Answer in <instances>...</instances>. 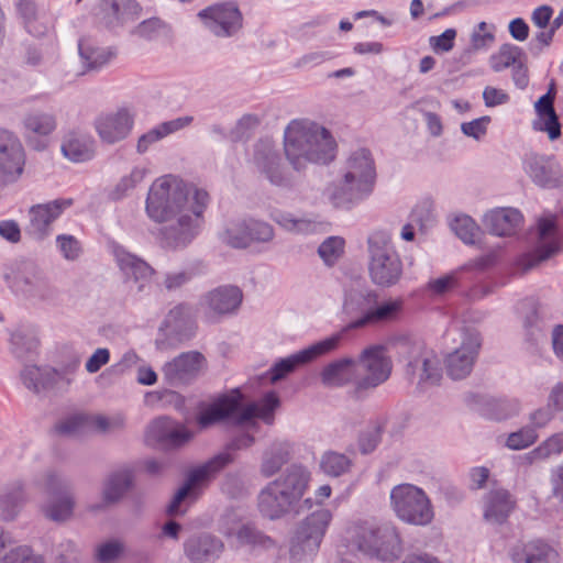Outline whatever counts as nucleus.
Listing matches in <instances>:
<instances>
[{
	"instance_id": "46",
	"label": "nucleus",
	"mask_w": 563,
	"mask_h": 563,
	"mask_svg": "<svg viewBox=\"0 0 563 563\" xmlns=\"http://www.w3.org/2000/svg\"><path fill=\"white\" fill-rule=\"evenodd\" d=\"M23 501L24 494L20 483H15L8 487L0 496V514L2 519H14Z\"/></svg>"
},
{
	"instance_id": "48",
	"label": "nucleus",
	"mask_w": 563,
	"mask_h": 563,
	"mask_svg": "<svg viewBox=\"0 0 563 563\" xmlns=\"http://www.w3.org/2000/svg\"><path fill=\"white\" fill-rule=\"evenodd\" d=\"M247 218L234 219L227 223L220 233V239L227 245L234 249H246Z\"/></svg>"
},
{
	"instance_id": "40",
	"label": "nucleus",
	"mask_w": 563,
	"mask_h": 563,
	"mask_svg": "<svg viewBox=\"0 0 563 563\" xmlns=\"http://www.w3.org/2000/svg\"><path fill=\"white\" fill-rule=\"evenodd\" d=\"M195 312L190 305L179 303L166 314L163 327L176 335H189L194 330Z\"/></svg>"
},
{
	"instance_id": "58",
	"label": "nucleus",
	"mask_w": 563,
	"mask_h": 563,
	"mask_svg": "<svg viewBox=\"0 0 563 563\" xmlns=\"http://www.w3.org/2000/svg\"><path fill=\"white\" fill-rule=\"evenodd\" d=\"M56 246L62 256L67 261H76L82 253L79 240L71 234H59L56 236Z\"/></svg>"
},
{
	"instance_id": "19",
	"label": "nucleus",
	"mask_w": 563,
	"mask_h": 563,
	"mask_svg": "<svg viewBox=\"0 0 563 563\" xmlns=\"http://www.w3.org/2000/svg\"><path fill=\"white\" fill-rule=\"evenodd\" d=\"M241 401L242 394L239 389H233L230 394L218 396L200 410L197 417L199 427L206 429L225 420H232L238 424Z\"/></svg>"
},
{
	"instance_id": "20",
	"label": "nucleus",
	"mask_w": 563,
	"mask_h": 563,
	"mask_svg": "<svg viewBox=\"0 0 563 563\" xmlns=\"http://www.w3.org/2000/svg\"><path fill=\"white\" fill-rule=\"evenodd\" d=\"M254 164L258 172L274 186L287 187L290 177L282 164V158L274 144L268 140H262L254 146Z\"/></svg>"
},
{
	"instance_id": "34",
	"label": "nucleus",
	"mask_w": 563,
	"mask_h": 563,
	"mask_svg": "<svg viewBox=\"0 0 563 563\" xmlns=\"http://www.w3.org/2000/svg\"><path fill=\"white\" fill-rule=\"evenodd\" d=\"M78 52L82 66L89 71L102 69L117 56L113 47L100 46L88 37L79 40Z\"/></svg>"
},
{
	"instance_id": "25",
	"label": "nucleus",
	"mask_w": 563,
	"mask_h": 563,
	"mask_svg": "<svg viewBox=\"0 0 563 563\" xmlns=\"http://www.w3.org/2000/svg\"><path fill=\"white\" fill-rule=\"evenodd\" d=\"M523 168L533 184L553 189L563 186L561 166L552 156L531 155L525 159Z\"/></svg>"
},
{
	"instance_id": "55",
	"label": "nucleus",
	"mask_w": 563,
	"mask_h": 563,
	"mask_svg": "<svg viewBox=\"0 0 563 563\" xmlns=\"http://www.w3.org/2000/svg\"><path fill=\"white\" fill-rule=\"evenodd\" d=\"M246 232L247 247L254 243H269L275 238V230L269 223L254 218H247Z\"/></svg>"
},
{
	"instance_id": "21",
	"label": "nucleus",
	"mask_w": 563,
	"mask_h": 563,
	"mask_svg": "<svg viewBox=\"0 0 563 563\" xmlns=\"http://www.w3.org/2000/svg\"><path fill=\"white\" fill-rule=\"evenodd\" d=\"M407 347V373L418 378L419 384L435 385L441 379V369L437 356L423 343L417 342Z\"/></svg>"
},
{
	"instance_id": "44",
	"label": "nucleus",
	"mask_w": 563,
	"mask_h": 563,
	"mask_svg": "<svg viewBox=\"0 0 563 563\" xmlns=\"http://www.w3.org/2000/svg\"><path fill=\"white\" fill-rule=\"evenodd\" d=\"M236 539L241 545L254 550L268 551L276 547V541L252 523L241 526L236 531Z\"/></svg>"
},
{
	"instance_id": "28",
	"label": "nucleus",
	"mask_w": 563,
	"mask_h": 563,
	"mask_svg": "<svg viewBox=\"0 0 563 563\" xmlns=\"http://www.w3.org/2000/svg\"><path fill=\"white\" fill-rule=\"evenodd\" d=\"M117 263L125 276L128 282H133L136 285V291L143 292L150 284L154 274V269L144 260L125 251L122 247H117L114 251Z\"/></svg>"
},
{
	"instance_id": "14",
	"label": "nucleus",
	"mask_w": 563,
	"mask_h": 563,
	"mask_svg": "<svg viewBox=\"0 0 563 563\" xmlns=\"http://www.w3.org/2000/svg\"><path fill=\"white\" fill-rule=\"evenodd\" d=\"M341 342L342 333H334L285 358L276 361L268 372L271 382L277 383L295 372L297 367L335 351Z\"/></svg>"
},
{
	"instance_id": "63",
	"label": "nucleus",
	"mask_w": 563,
	"mask_h": 563,
	"mask_svg": "<svg viewBox=\"0 0 563 563\" xmlns=\"http://www.w3.org/2000/svg\"><path fill=\"white\" fill-rule=\"evenodd\" d=\"M490 120V117L484 115L470 122H463L461 124V131L468 137L481 140L487 133V126Z\"/></svg>"
},
{
	"instance_id": "11",
	"label": "nucleus",
	"mask_w": 563,
	"mask_h": 563,
	"mask_svg": "<svg viewBox=\"0 0 563 563\" xmlns=\"http://www.w3.org/2000/svg\"><path fill=\"white\" fill-rule=\"evenodd\" d=\"M356 361V376L354 378V396L363 398L372 390L385 383L391 374V360L383 345H371L362 351Z\"/></svg>"
},
{
	"instance_id": "26",
	"label": "nucleus",
	"mask_w": 563,
	"mask_h": 563,
	"mask_svg": "<svg viewBox=\"0 0 563 563\" xmlns=\"http://www.w3.org/2000/svg\"><path fill=\"white\" fill-rule=\"evenodd\" d=\"M191 437L192 433L190 431L168 417L154 419L146 429L148 442L167 448H179L187 443Z\"/></svg>"
},
{
	"instance_id": "64",
	"label": "nucleus",
	"mask_w": 563,
	"mask_h": 563,
	"mask_svg": "<svg viewBox=\"0 0 563 563\" xmlns=\"http://www.w3.org/2000/svg\"><path fill=\"white\" fill-rule=\"evenodd\" d=\"M538 448L545 461L551 456L560 455L563 452V432H556L547 438L538 445Z\"/></svg>"
},
{
	"instance_id": "17",
	"label": "nucleus",
	"mask_w": 563,
	"mask_h": 563,
	"mask_svg": "<svg viewBox=\"0 0 563 563\" xmlns=\"http://www.w3.org/2000/svg\"><path fill=\"white\" fill-rule=\"evenodd\" d=\"M25 151L19 136L0 128V177L7 183H16L25 166Z\"/></svg>"
},
{
	"instance_id": "35",
	"label": "nucleus",
	"mask_w": 563,
	"mask_h": 563,
	"mask_svg": "<svg viewBox=\"0 0 563 563\" xmlns=\"http://www.w3.org/2000/svg\"><path fill=\"white\" fill-rule=\"evenodd\" d=\"M290 459L291 444L288 441L276 440L272 442L262 454L261 475L265 478L276 475Z\"/></svg>"
},
{
	"instance_id": "9",
	"label": "nucleus",
	"mask_w": 563,
	"mask_h": 563,
	"mask_svg": "<svg viewBox=\"0 0 563 563\" xmlns=\"http://www.w3.org/2000/svg\"><path fill=\"white\" fill-rule=\"evenodd\" d=\"M332 512L320 508L303 518L296 527L289 542L291 563H307L318 554L332 521Z\"/></svg>"
},
{
	"instance_id": "37",
	"label": "nucleus",
	"mask_w": 563,
	"mask_h": 563,
	"mask_svg": "<svg viewBox=\"0 0 563 563\" xmlns=\"http://www.w3.org/2000/svg\"><path fill=\"white\" fill-rule=\"evenodd\" d=\"M192 121V117L186 115L157 124L156 126H154L153 129H151L150 131H147L139 137L136 143V152L139 154L146 153L152 145L159 142L169 134H173L188 126L189 124H191Z\"/></svg>"
},
{
	"instance_id": "59",
	"label": "nucleus",
	"mask_w": 563,
	"mask_h": 563,
	"mask_svg": "<svg viewBox=\"0 0 563 563\" xmlns=\"http://www.w3.org/2000/svg\"><path fill=\"white\" fill-rule=\"evenodd\" d=\"M91 423L101 432H112L125 427V417L120 412L109 417L98 415L91 418Z\"/></svg>"
},
{
	"instance_id": "22",
	"label": "nucleus",
	"mask_w": 563,
	"mask_h": 563,
	"mask_svg": "<svg viewBox=\"0 0 563 563\" xmlns=\"http://www.w3.org/2000/svg\"><path fill=\"white\" fill-rule=\"evenodd\" d=\"M71 205V199L60 198L47 203L32 206L29 211L27 233L35 240H44L52 233L53 222Z\"/></svg>"
},
{
	"instance_id": "24",
	"label": "nucleus",
	"mask_w": 563,
	"mask_h": 563,
	"mask_svg": "<svg viewBox=\"0 0 563 563\" xmlns=\"http://www.w3.org/2000/svg\"><path fill=\"white\" fill-rule=\"evenodd\" d=\"M134 118L126 109L102 113L95 120V130L103 143L114 144L123 141L131 133Z\"/></svg>"
},
{
	"instance_id": "62",
	"label": "nucleus",
	"mask_w": 563,
	"mask_h": 563,
	"mask_svg": "<svg viewBox=\"0 0 563 563\" xmlns=\"http://www.w3.org/2000/svg\"><path fill=\"white\" fill-rule=\"evenodd\" d=\"M87 422V418L81 415L70 416L55 426V431L62 435L79 434Z\"/></svg>"
},
{
	"instance_id": "18",
	"label": "nucleus",
	"mask_w": 563,
	"mask_h": 563,
	"mask_svg": "<svg viewBox=\"0 0 563 563\" xmlns=\"http://www.w3.org/2000/svg\"><path fill=\"white\" fill-rule=\"evenodd\" d=\"M561 238L555 217L538 221V240L532 252L522 257L523 269L528 271L561 252Z\"/></svg>"
},
{
	"instance_id": "15",
	"label": "nucleus",
	"mask_w": 563,
	"mask_h": 563,
	"mask_svg": "<svg viewBox=\"0 0 563 563\" xmlns=\"http://www.w3.org/2000/svg\"><path fill=\"white\" fill-rule=\"evenodd\" d=\"M44 487L48 494V500L43 506L45 516L53 521H65L70 518L75 507L70 482L55 471H48Z\"/></svg>"
},
{
	"instance_id": "10",
	"label": "nucleus",
	"mask_w": 563,
	"mask_h": 563,
	"mask_svg": "<svg viewBox=\"0 0 563 563\" xmlns=\"http://www.w3.org/2000/svg\"><path fill=\"white\" fill-rule=\"evenodd\" d=\"M390 504L397 518L412 526H428L434 518L430 498L412 484H399L390 492Z\"/></svg>"
},
{
	"instance_id": "33",
	"label": "nucleus",
	"mask_w": 563,
	"mask_h": 563,
	"mask_svg": "<svg viewBox=\"0 0 563 563\" xmlns=\"http://www.w3.org/2000/svg\"><path fill=\"white\" fill-rule=\"evenodd\" d=\"M515 563H559V552L541 540L518 543L510 550Z\"/></svg>"
},
{
	"instance_id": "52",
	"label": "nucleus",
	"mask_w": 563,
	"mask_h": 563,
	"mask_svg": "<svg viewBox=\"0 0 563 563\" xmlns=\"http://www.w3.org/2000/svg\"><path fill=\"white\" fill-rule=\"evenodd\" d=\"M451 230L465 244H475L481 235L476 222L466 214L456 216L450 223Z\"/></svg>"
},
{
	"instance_id": "38",
	"label": "nucleus",
	"mask_w": 563,
	"mask_h": 563,
	"mask_svg": "<svg viewBox=\"0 0 563 563\" xmlns=\"http://www.w3.org/2000/svg\"><path fill=\"white\" fill-rule=\"evenodd\" d=\"M269 217L282 229L292 234L309 235L316 233L319 229V223L306 214H295L289 211L274 209Z\"/></svg>"
},
{
	"instance_id": "51",
	"label": "nucleus",
	"mask_w": 563,
	"mask_h": 563,
	"mask_svg": "<svg viewBox=\"0 0 563 563\" xmlns=\"http://www.w3.org/2000/svg\"><path fill=\"white\" fill-rule=\"evenodd\" d=\"M21 379L26 388L40 393L52 384L53 374L47 368L27 365L21 372Z\"/></svg>"
},
{
	"instance_id": "30",
	"label": "nucleus",
	"mask_w": 563,
	"mask_h": 563,
	"mask_svg": "<svg viewBox=\"0 0 563 563\" xmlns=\"http://www.w3.org/2000/svg\"><path fill=\"white\" fill-rule=\"evenodd\" d=\"M243 294L238 286L224 285L208 291L201 299V306L217 316L235 312L242 303Z\"/></svg>"
},
{
	"instance_id": "42",
	"label": "nucleus",
	"mask_w": 563,
	"mask_h": 563,
	"mask_svg": "<svg viewBox=\"0 0 563 563\" xmlns=\"http://www.w3.org/2000/svg\"><path fill=\"white\" fill-rule=\"evenodd\" d=\"M134 479L133 471L124 467L113 472L107 479L103 487V500L107 504L119 501L132 487Z\"/></svg>"
},
{
	"instance_id": "6",
	"label": "nucleus",
	"mask_w": 563,
	"mask_h": 563,
	"mask_svg": "<svg viewBox=\"0 0 563 563\" xmlns=\"http://www.w3.org/2000/svg\"><path fill=\"white\" fill-rule=\"evenodd\" d=\"M400 300L378 301V294L364 279L353 280L344 290L343 310L350 317H355L340 331L342 338L349 330L364 328L394 319L401 310Z\"/></svg>"
},
{
	"instance_id": "3",
	"label": "nucleus",
	"mask_w": 563,
	"mask_h": 563,
	"mask_svg": "<svg viewBox=\"0 0 563 563\" xmlns=\"http://www.w3.org/2000/svg\"><path fill=\"white\" fill-rule=\"evenodd\" d=\"M285 155L296 170L307 164H329L335 157L336 144L323 126L307 119H295L284 132Z\"/></svg>"
},
{
	"instance_id": "13",
	"label": "nucleus",
	"mask_w": 563,
	"mask_h": 563,
	"mask_svg": "<svg viewBox=\"0 0 563 563\" xmlns=\"http://www.w3.org/2000/svg\"><path fill=\"white\" fill-rule=\"evenodd\" d=\"M197 16L205 29L219 38L234 37L243 29V14L234 1L208 5Z\"/></svg>"
},
{
	"instance_id": "23",
	"label": "nucleus",
	"mask_w": 563,
	"mask_h": 563,
	"mask_svg": "<svg viewBox=\"0 0 563 563\" xmlns=\"http://www.w3.org/2000/svg\"><path fill=\"white\" fill-rule=\"evenodd\" d=\"M57 129L56 115L52 112L35 109L26 112L22 119V131L25 140L37 151L46 147V139Z\"/></svg>"
},
{
	"instance_id": "39",
	"label": "nucleus",
	"mask_w": 563,
	"mask_h": 563,
	"mask_svg": "<svg viewBox=\"0 0 563 563\" xmlns=\"http://www.w3.org/2000/svg\"><path fill=\"white\" fill-rule=\"evenodd\" d=\"M356 361L343 357L329 363L321 372V382L329 387H341L354 382L356 376Z\"/></svg>"
},
{
	"instance_id": "27",
	"label": "nucleus",
	"mask_w": 563,
	"mask_h": 563,
	"mask_svg": "<svg viewBox=\"0 0 563 563\" xmlns=\"http://www.w3.org/2000/svg\"><path fill=\"white\" fill-rule=\"evenodd\" d=\"M223 550V542L209 533L191 536L184 542L185 556L191 563H213Z\"/></svg>"
},
{
	"instance_id": "5",
	"label": "nucleus",
	"mask_w": 563,
	"mask_h": 563,
	"mask_svg": "<svg viewBox=\"0 0 563 563\" xmlns=\"http://www.w3.org/2000/svg\"><path fill=\"white\" fill-rule=\"evenodd\" d=\"M376 180L375 163L368 150L353 152L342 168V177L327 189L331 203L336 208H350L367 198Z\"/></svg>"
},
{
	"instance_id": "41",
	"label": "nucleus",
	"mask_w": 563,
	"mask_h": 563,
	"mask_svg": "<svg viewBox=\"0 0 563 563\" xmlns=\"http://www.w3.org/2000/svg\"><path fill=\"white\" fill-rule=\"evenodd\" d=\"M279 405V399L274 393L266 394L258 404H250L246 407L241 406V412L238 416V424H242L257 417L266 423L274 420V411Z\"/></svg>"
},
{
	"instance_id": "2",
	"label": "nucleus",
	"mask_w": 563,
	"mask_h": 563,
	"mask_svg": "<svg viewBox=\"0 0 563 563\" xmlns=\"http://www.w3.org/2000/svg\"><path fill=\"white\" fill-rule=\"evenodd\" d=\"M340 547L346 555L389 563L397 561L404 551L402 540L395 525L362 518L346 525Z\"/></svg>"
},
{
	"instance_id": "49",
	"label": "nucleus",
	"mask_w": 563,
	"mask_h": 563,
	"mask_svg": "<svg viewBox=\"0 0 563 563\" xmlns=\"http://www.w3.org/2000/svg\"><path fill=\"white\" fill-rule=\"evenodd\" d=\"M352 466V460L335 451H327L320 459L321 471L331 477H339L347 473Z\"/></svg>"
},
{
	"instance_id": "57",
	"label": "nucleus",
	"mask_w": 563,
	"mask_h": 563,
	"mask_svg": "<svg viewBox=\"0 0 563 563\" xmlns=\"http://www.w3.org/2000/svg\"><path fill=\"white\" fill-rule=\"evenodd\" d=\"M431 219V213L428 209L416 207L410 213L409 223L405 224L401 229L400 236L406 241L415 239V227L423 230Z\"/></svg>"
},
{
	"instance_id": "50",
	"label": "nucleus",
	"mask_w": 563,
	"mask_h": 563,
	"mask_svg": "<svg viewBox=\"0 0 563 563\" xmlns=\"http://www.w3.org/2000/svg\"><path fill=\"white\" fill-rule=\"evenodd\" d=\"M147 175V169L143 166H135L129 175L120 178L114 188L110 191L109 197L112 200H120L128 196L139 184H141Z\"/></svg>"
},
{
	"instance_id": "7",
	"label": "nucleus",
	"mask_w": 563,
	"mask_h": 563,
	"mask_svg": "<svg viewBox=\"0 0 563 563\" xmlns=\"http://www.w3.org/2000/svg\"><path fill=\"white\" fill-rule=\"evenodd\" d=\"M255 443L254 435L243 433L236 435L227 445V451L220 452L205 464L189 472L185 484L177 490L173 500L167 507V514L173 516L178 512L180 504L196 489L198 486L213 478L227 465L233 462L234 457L229 451H239L252 446Z\"/></svg>"
},
{
	"instance_id": "54",
	"label": "nucleus",
	"mask_w": 563,
	"mask_h": 563,
	"mask_svg": "<svg viewBox=\"0 0 563 563\" xmlns=\"http://www.w3.org/2000/svg\"><path fill=\"white\" fill-rule=\"evenodd\" d=\"M15 279L24 287L23 290L30 294L40 291L46 286L44 274L33 263H25Z\"/></svg>"
},
{
	"instance_id": "29",
	"label": "nucleus",
	"mask_w": 563,
	"mask_h": 563,
	"mask_svg": "<svg viewBox=\"0 0 563 563\" xmlns=\"http://www.w3.org/2000/svg\"><path fill=\"white\" fill-rule=\"evenodd\" d=\"M522 221L521 212L511 207L492 209L483 217L485 229L496 236L514 235L521 227Z\"/></svg>"
},
{
	"instance_id": "47",
	"label": "nucleus",
	"mask_w": 563,
	"mask_h": 563,
	"mask_svg": "<svg viewBox=\"0 0 563 563\" xmlns=\"http://www.w3.org/2000/svg\"><path fill=\"white\" fill-rule=\"evenodd\" d=\"M132 34L146 41H156L161 37H169L172 26L164 20L153 16L139 23Z\"/></svg>"
},
{
	"instance_id": "31",
	"label": "nucleus",
	"mask_w": 563,
	"mask_h": 563,
	"mask_svg": "<svg viewBox=\"0 0 563 563\" xmlns=\"http://www.w3.org/2000/svg\"><path fill=\"white\" fill-rule=\"evenodd\" d=\"M60 152L73 163H86L96 155V142L88 133L71 130L63 136Z\"/></svg>"
},
{
	"instance_id": "60",
	"label": "nucleus",
	"mask_w": 563,
	"mask_h": 563,
	"mask_svg": "<svg viewBox=\"0 0 563 563\" xmlns=\"http://www.w3.org/2000/svg\"><path fill=\"white\" fill-rule=\"evenodd\" d=\"M536 131L547 132L550 140H556L561 136V124L556 112L543 115L533 121Z\"/></svg>"
},
{
	"instance_id": "8",
	"label": "nucleus",
	"mask_w": 563,
	"mask_h": 563,
	"mask_svg": "<svg viewBox=\"0 0 563 563\" xmlns=\"http://www.w3.org/2000/svg\"><path fill=\"white\" fill-rule=\"evenodd\" d=\"M367 245L372 282L380 287L397 284L402 275V263L393 245L390 233L383 230L373 232L367 239Z\"/></svg>"
},
{
	"instance_id": "4",
	"label": "nucleus",
	"mask_w": 563,
	"mask_h": 563,
	"mask_svg": "<svg viewBox=\"0 0 563 563\" xmlns=\"http://www.w3.org/2000/svg\"><path fill=\"white\" fill-rule=\"evenodd\" d=\"M311 482V472L302 464L292 463L278 477L268 482L257 496L261 515L277 520L296 509Z\"/></svg>"
},
{
	"instance_id": "16",
	"label": "nucleus",
	"mask_w": 563,
	"mask_h": 563,
	"mask_svg": "<svg viewBox=\"0 0 563 563\" xmlns=\"http://www.w3.org/2000/svg\"><path fill=\"white\" fill-rule=\"evenodd\" d=\"M207 366L206 357L198 351L183 352L162 367L163 378L172 387L186 386L196 380Z\"/></svg>"
},
{
	"instance_id": "12",
	"label": "nucleus",
	"mask_w": 563,
	"mask_h": 563,
	"mask_svg": "<svg viewBox=\"0 0 563 563\" xmlns=\"http://www.w3.org/2000/svg\"><path fill=\"white\" fill-rule=\"evenodd\" d=\"M459 345L444 360L446 374L454 380L466 378L473 371L482 346L479 332L474 328L459 330Z\"/></svg>"
},
{
	"instance_id": "32",
	"label": "nucleus",
	"mask_w": 563,
	"mask_h": 563,
	"mask_svg": "<svg viewBox=\"0 0 563 563\" xmlns=\"http://www.w3.org/2000/svg\"><path fill=\"white\" fill-rule=\"evenodd\" d=\"M141 12L135 0H103L101 4L102 23L111 31L134 21Z\"/></svg>"
},
{
	"instance_id": "53",
	"label": "nucleus",
	"mask_w": 563,
	"mask_h": 563,
	"mask_svg": "<svg viewBox=\"0 0 563 563\" xmlns=\"http://www.w3.org/2000/svg\"><path fill=\"white\" fill-rule=\"evenodd\" d=\"M345 240L342 236H328L318 247V255L328 267L334 266L343 256Z\"/></svg>"
},
{
	"instance_id": "36",
	"label": "nucleus",
	"mask_w": 563,
	"mask_h": 563,
	"mask_svg": "<svg viewBox=\"0 0 563 563\" xmlns=\"http://www.w3.org/2000/svg\"><path fill=\"white\" fill-rule=\"evenodd\" d=\"M515 501L506 489H494L486 494L484 518L492 523L500 525L512 511Z\"/></svg>"
},
{
	"instance_id": "56",
	"label": "nucleus",
	"mask_w": 563,
	"mask_h": 563,
	"mask_svg": "<svg viewBox=\"0 0 563 563\" xmlns=\"http://www.w3.org/2000/svg\"><path fill=\"white\" fill-rule=\"evenodd\" d=\"M539 434L534 428L526 426L518 431L511 432L506 440L505 445L514 451L523 450L536 443Z\"/></svg>"
},
{
	"instance_id": "43",
	"label": "nucleus",
	"mask_w": 563,
	"mask_h": 563,
	"mask_svg": "<svg viewBox=\"0 0 563 563\" xmlns=\"http://www.w3.org/2000/svg\"><path fill=\"white\" fill-rule=\"evenodd\" d=\"M11 352L20 360L36 353L40 341L35 329L32 327H20L11 333Z\"/></svg>"
},
{
	"instance_id": "45",
	"label": "nucleus",
	"mask_w": 563,
	"mask_h": 563,
	"mask_svg": "<svg viewBox=\"0 0 563 563\" xmlns=\"http://www.w3.org/2000/svg\"><path fill=\"white\" fill-rule=\"evenodd\" d=\"M526 57L523 49L515 44H503L499 49L489 57V66L495 73H500L512 67L519 59Z\"/></svg>"
},
{
	"instance_id": "61",
	"label": "nucleus",
	"mask_w": 563,
	"mask_h": 563,
	"mask_svg": "<svg viewBox=\"0 0 563 563\" xmlns=\"http://www.w3.org/2000/svg\"><path fill=\"white\" fill-rule=\"evenodd\" d=\"M1 563H43L41 556L34 555L32 550L26 545L10 549L7 552Z\"/></svg>"
},
{
	"instance_id": "1",
	"label": "nucleus",
	"mask_w": 563,
	"mask_h": 563,
	"mask_svg": "<svg viewBox=\"0 0 563 563\" xmlns=\"http://www.w3.org/2000/svg\"><path fill=\"white\" fill-rule=\"evenodd\" d=\"M209 202L206 190L175 175H164L151 185L145 211L156 223H168L161 231L165 246L176 250L189 245L200 233Z\"/></svg>"
}]
</instances>
